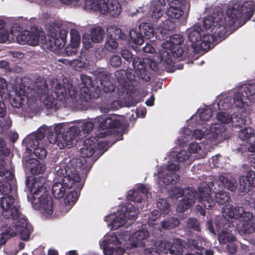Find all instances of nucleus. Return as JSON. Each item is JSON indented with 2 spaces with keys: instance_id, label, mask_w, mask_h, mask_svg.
I'll list each match as a JSON object with an SVG mask.
<instances>
[{
  "instance_id": "1",
  "label": "nucleus",
  "mask_w": 255,
  "mask_h": 255,
  "mask_svg": "<svg viewBox=\"0 0 255 255\" xmlns=\"http://www.w3.org/2000/svg\"><path fill=\"white\" fill-rule=\"evenodd\" d=\"M45 182L46 179L43 176L27 177L25 184L31 193L27 198L34 209L37 210L41 209L45 214L51 215L54 211L53 202L44 186Z\"/></svg>"
},
{
  "instance_id": "2",
  "label": "nucleus",
  "mask_w": 255,
  "mask_h": 255,
  "mask_svg": "<svg viewBox=\"0 0 255 255\" xmlns=\"http://www.w3.org/2000/svg\"><path fill=\"white\" fill-rule=\"evenodd\" d=\"M0 192L3 195L0 199L2 216L6 219H18L20 215V206L15 204V199L14 197L17 192L15 181H1Z\"/></svg>"
},
{
  "instance_id": "3",
  "label": "nucleus",
  "mask_w": 255,
  "mask_h": 255,
  "mask_svg": "<svg viewBox=\"0 0 255 255\" xmlns=\"http://www.w3.org/2000/svg\"><path fill=\"white\" fill-rule=\"evenodd\" d=\"M185 192L186 195L179 202L176 207V211L179 213L184 212L194 204L196 200L206 209H210L215 205V201L209 193L211 190L206 186H200L198 192L193 188L189 187Z\"/></svg>"
},
{
  "instance_id": "4",
  "label": "nucleus",
  "mask_w": 255,
  "mask_h": 255,
  "mask_svg": "<svg viewBox=\"0 0 255 255\" xmlns=\"http://www.w3.org/2000/svg\"><path fill=\"white\" fill-rule=\"evenodd\" d=\"M185 192L186 195L179 202L176 207V211L179 213L184 212L194 204L196 200L206 209H210L215 205V201L209 193L211 190L206 186H200L198 192L193 188L189 187Z\"/></svg>"
},
{
  "instance_id": "5",
  "label": "nucleus",
  "mask_w": 255,
  "mask_h": 255,
  "mask_svg": "<svg viewBox=\"0 0 255 255\" xmlns=\"http://www.w3.org/2000/svg\"><path fill=\"white\" fill-rule=\"evenodd\" d=\"M255 11L253 0H233L226 10L228 24L234 25L236 21H239V24L242 26L251 18Z\"/></svg>"
},
{
  "instance_id": "6",
  "label": "nucleus",
  "mask_w": 255,
  "mask_h": 255,
  "mask_svg": "<svg viewBox=\"0 0 255 255\" xmlns=\"http://www.w3.org/2000/svg\"><path fill=\"white\" fill-rule=\"evenodd\" d=\"M184 41L182 36L179 34H173L169 37V41L162 44V49L159 50L160 62L167 72L172 71L174 63L172 55L179 57L182 56L183 50L180 45Z\"/></svg>"
},
{
  "instance_id": "7",
  "label": "nucleus",
  "mask_w": 255,
  "mask_h": 255,
  "mask_svg": "<svg viewBox=\"0 0 255 255\" xmlns=\"http://www.w3.org/2000/svg\"><path fill=\"white\" fill-rule=\"evenodd\" d=\"M65 170L66 175L63 177L62 182H55L52 187L53 196L56 199L63 197L67 190L70 189L73 185L78 190H81L83 187L80 183V176L75 167L70 168L66 166Z\"/></svg>"
},
{
  "instance_id": "8",
  "label": "nucleus",
  "mask_w": 255,
  "mask_h": 255,
  "mask_svg": "<svg viewBox=\"0 0 255 255\" xmlns=\"http://www.w3.org/2000/svg\"><path fill=\"white\" fill-rule=\"evenodd\" d=\"M223 216L229 222H233L234 220L240 219L244 221L240 231L244 234H250L255 232V227L253 220V214L246 211L242 206L229 205L223 212Z\"/></svg>"
},
{
  "instance_id": "9",
  "label": "nucleus",
  "mask_w": 255,
  "mask_h": 255,
  "mask_svg": "<svg viewBox=\"0 0 255 255\" xmlns=\"http://www.w3.org/2000/svg\"><path fill=\"white\" fill-rule=\"evenodd\" d=\"M122 57L128 62L132 61L134 68L137 70L141 78L146 82L151 79L150 73L148 69L155 71L157 68V64L148 58L142 59L138 57H133V55L128 49H123L121 52Z\"/></svg>"
},
{
  "instance_id": "10",
  "label": "nucleus",
  "mask_w": 255,
  "mask_h": 255,
  "mask_svg": "<svg viewBox=\"0 0 255 255\" xmlns=\"http://www.w3.org/2000/svg\"><path fill=\"white\" fill-rule=\"evenodd\" d=\"M201 32L203 31L201 26L196 25L193 29L190 30L188 33V39L195 51L209 49L214 42L215 37L213 35L202 34Z\"/></svg>"
},
{
  "instance_id": "11",
  "label": "nucleus",
  "mask_w": 255,
  "mask_h": 255,
  "mask_svg": "<svg viewBox=\"0 0 255 255\" xmlns=\"http://www.w3.org/2000/svg\"><path fill=\"white\" fill-rule=\"evenodd\" d=\"M171 255H179L183 252V245L181 239L173 240L172 242H169L167 245L160 242L158 245H154L150 248H145L143 253L145 255H159L161 253Z\"/></svg>"
},
{
  "instance_id": "12",
  "label": "nucleus",
  "mask_w": 255,
  "mask_h": 255,
  "mask_svg": "<svg viewBox=\"0 0 255 255\" xmlns=\"http://www.w3.org/2000/svg\"><path fill=\"white\" fill-rule=\"evenodd\" d=\"M154 36L152 24L148 22H143L138 26V29H132L129 32L131 41L136 45H141L144 42V38L150 39Z\"/></svg>"
},
{
  "instance_id": "13",
  "label": "nucleus",
  "mask_w": 255,
  "mask_h": 255,
  "mask_svg": "<svg viewBox=\"0 0 255 255\" xmlns=\"http://www.w3.org/2000/svg\"><path fill=\"white\" fill-rule=\"evenodd\" d=\"M81 129L78 127L73 126L69 127L66 131H63L60 137H55L53 140L50 138V141H56L60 149L65 147L69 148L75 144V138L80 134Z\"/></svg>"
},
{
  "instance_id": "14",
  "label": "nucleus",
  "mask_w": 255,
  "mask_h": 255,
  "mask_svg": "<svg viewBox=\"0 0 255 255\" xmlns=\"http://www.w3.org/2000/svg\"><path fill=\"white\" fill-rule=\"evenodd\" d=\"M101 91L99 87L90 89L87 87H81L80 91L79 99L77 101L76 106L82 110H87L91 106V103L100 96Z\"/></svg>"
},
{
  "instance_id": "15",
  "label": "nucleus",
  "mask_w": 255,
  "mask_h": 255,
  "mask_svg": "<svg viewBox=\"0 0 255 255\" xmlns=\"http://www.w3.org/2000/svg\"><path fill=\"white\" fill-rule=\"evenodd\" d=\"M107 37L104 47L107 51L116 49L118 47L117 40H126L127 35L116 25L109 26L107 28Z\"/></svg>"
},
{
  "instance_id": "16",
  "label": "nucleus",
  "mask_w": 255,
  "mask_h": 255,
  "mask_svg": "<svg viewBox=\"0 0 255 255\" xmlns=\"http://www.w3.org/2000/svg\"><path fill=\"white\" fill-rule=\"evenodd\" d=\"M169 8L166 14L172 19L180 18L184 13V11L190 9V4L188 0H172L169 2Z\"/></svg>"
},
{
  "instance_id": "17",
  "label": "nucleus",
  "mask_w": 255,
  "mask_h": 255,
  "mask_svg": "<svg viewBox=\"0 0 255 255\" xmlns=\"http://www.w3.org/2000/svg\"><path fill=\"white\" fill-rule=\"evenodd\" d=\"M105 30L100 26H95L90 30V34L85 33L83 36V43L86 49L92 47L93 43H99L105 37Z\"/></svg>"
},
{
  "instance_id": "18",
  "label": "nucleus",
  "mask_w": 255,
  "mask_h": 255,
  "mask_svg": "<svg viewBox=\"0 0 255 255\" xmlns=\"http://www.w3.org/2000/svg\"><path fill=\"white\" fill-rule=\"evenodd\" d=\"M227 14L224 16L223 12L220 11L218 12V20L215 22L216 24L212 27L211 31L214 36L219 38H225L227 36V29L230 28L233 25L228 24L226 19Z\"/></svg>"
},
{
  "instance_id": "19",
  "label": "nucleus",
  "mask_w": 255,
  "mask_h": 255,
  "mask_svg": "<svg viewBox=\"0 0 255 255\" xmlns=\"http://www.w3.org/2000/svg\"><path fill=\"white\" fill-rule=\"evenodd\" d=\"M76 93L73 84L71 82H63L62 84L59 83L55 87V95L56 99L61 102H66L68 97L75 98Z\"/></svg>"
},
{
  "instance_id": "20",
  "label": "nucleus",
  "mask_w": 255,
  "mask_h": 255,
  "mask_svg": "<svg viewBox=\"0 0 255 255\" xmlns=\"http://www.w3.org/2000/svg\"><path fill=\"white\" fill-rule=\"evenodd\" d=\"M95 123H98V128L103 130L119 128L122 126L121 121L115 115L108 116L106 118L98 117L95 120Z\"/></svg>"
},
{
  "instance_id": "21",
  "label": "nucleus",
  "mask_w": 255,
  "mask_h": 255,
  "mask_svg": "<svg viewBox=\"0 0 255 255\" xmlns=\"http://www.w3.org/2000/svg\"><path fill=\"white\" fill-rule=\"evenodd\" d=\"M51 39L50 40L49 47L50 49H52L55 46L58 48H62L65 46L66 42V38L68 32L64 29H54V31L51 30L50 33Z\"/></svg>"
},
{
  "instance_id": "22",
  "label": "nucleus",
  "mask_w": 255,
  "mask_h": 255,
  "mask_svg": "<svg viewBox=\"0 0 255 255\" xmlns=\"http://www.w3.org/2000/svg\"><path fill=\"white\" fill-rule=\"evenodd\" d=\"M40 34L37 30L33 32L25 30L21 31L16 37L17 42L20 44H28L35 46L38 44Z\"/></svg>"
},
{
  "instance_id": "23",
  "label": "nucleus",
  "mask_w": 255,
  "mask_h": 255,
  "mask_svg": "<svg viewBox=\"0 0 255 255\" xmlns=\"http://www.w3.org/2000/svg\"><path fill=\"white\" fill-rule=\"evenodd\" d=\"M104 7L100 9V14L107 15L109 14L111 16L116 17L118 16L122 11V6L118 0H105Z\"/></svg>"
},
{
  "instance_id": "24",
  "label": "nucleus",
  "mask_w": 255,
  "mask_h": 255,
  "mask_svg": "<svg viewBox=\"0 0 255 255\" xmlns=\"http://www.w3.org/2000/svg\"><path fill=\"white\" fill-rule=\"evenodd\" d=\"M255 188V172L252 170L248 171L246 176L240 178V187L241 192L247 193Z\"/></svg>"
},
{
  "instance_id": "25",
  "label": "nucleus",
  "mask_w": 255,
  "mask_h": 255,
  "mask_svg": "<svg viewBox=\"0 0 255 255\" xmlns=\"http://www.w3.org/2000/svg\"><path fill=\"white\" fill-rule=\"evenodd\" d=\"M19 216L18 219L14 220V221H18L17 222V234L19 233L20 238L23 241H27L29 240L31 233L33 231L32 227L28 224L25 217H21ZM13 220V219H12Z\"/></svg>"
},
{
  "instance_id": "26",
  "label": "nucleus",
  "mask_w": 255,
  "mask_h": 255,
  "mask_svg": "<svg viewBox=\"0 0 255 255\" xmlns=\"http://www.w3.org/2000/svg\"><path fill=\"white\" fill-rule=\"evenodd\" d=\"M169 0H166L167 1ZM166 0H153L150 6V13L153 22H157L163 15Z\"/></svg>"
},
{
  "instance_id": "27",
  "label": "nucleus",
  "mask_w": 255,
  "mask_h": 255,
  "mask_svg": "<svg viewBox=\"0 0 255 255\" xmlns=\"http://www.w3.org/2000/svg\"><path fill=\"white\" fill-rule=\"evenodd\" d=\"M97 79L100 82L101 87L104 92L108 93L115 91L116 86L111 81L110 74L109 73L101 72L97 77Z\"/></svg>"
},
{
  "instance_id": "28",
  "label": "nucleus",
  "mask_w": 255,
  "mask_h": 255,
  "mask_svg": "<svg viewBox=\"0 0 255 255\" xmlns=\"http://www.w3.org/2000/svg\"><path fill=\"white\" fill-rule=\"evenodd\" d=\"M126 71L123 69L117 71L115 74L117 81L119 83L118 89L120 92L128 93L131 91L128 81L126 80Z\"/></svg>"
},
{
  "instance_id": "29",
  "label": "nucleus",
  "mask_w": 255,
  "mask_h": 255,
  "mask_svg": "<svg viewBox=\"0 0 255 255\" xmlns=\"http://www.w3.org/2000/svg\"><path fill=\"white\" fill-rule=\"evenodd\" d=\"M16 228L17 223H12L9 225H6L2 227L0 234L1 243L5 244L8 239L15 236L17 234Z\"/></svg>"
},
{
  "instance_id": "30",
  "label": "nucleus",
  "mask_w": 255,
  "mask_h": 255,
  "mask_svg": "<svg viewBox=\"0 0 255 255\" xmlns=\"http://www.w3.org/2000/svg\"><path fill=\"white\" fill-rule=\"evenodd\" d=\"M148 192V189L143 184H140L136 190L128 191L127 197L131 201L141 203L142 197L141 194H146Z\"/></svg>"
},
{
  "instance_id": "31",
  "label": "nucleus",
  "mask_w": 255,
  "mask_h": 255,
  "mask_svg": "<svg viewBox=\"0 0 255 255\" xmlns=\"http://www.w3.org/2000/svg\"><path fill=\"white\" fill-rule=\"evenodd\" d=\"M82 5L83 8L87 10H92L99 12L100 13L101 7H104L105 0H82Z\"/></svg>"
},
{
  "instance_id": "32",
  "label": "nucleus",
  "mask_w": 255,
  "mask_h": 255,
  "mask_svg": "<svg viewBox=\"0 0 255 255\" xmlns=\"http://www.w3.org/2000/svg\"><path fill=\"white\" fill-rule=\"evenodd\" d=\"M28 164L29 170L31 174H41L45 171V165L43 162H41L35 158L30 159Z\"/></svg>"
},
{
  "instance_id": "33",
  "label": "nucleus",
  "mask_w": 255,
  "mask_h": 255,
  "mask_svg": "<svg viewBox=\"0 0 255 255\" xmlns=\"http://www.w3.org/2000/svg\"><path fill=\"white\" fill-rule=\"evenodd\" d=\"M148 233L145 230H140L134 232L132 236V245L135 247L145 246L144 241L148 237Z\"/></svg>"
},
{
  "instance_id": "34",
  "label": "nucleus",
  "mask_w": 255,
  "mask_h": 255,
  "mask_svg": "<svg viewBox=\"0 0 255 255\" xmlns=\"http://www.w3.org/2000/svg\"><path fill=\"white\" fill-rule=\"evenodd\" d=\"M238 137L247 142H255V129L250 127L245 128L239 132Z\"/></svg>"
},
{
  "instance_id": "35",
  "label": "nucleus",
  "mask_w": 255,
  "mask_h": 255,
  "mask_svg": "<svg viewBox=\"0 0 255 255\" xmlns=\"http://www.w3.org/2000/svg\"><path fill=\"white\" fill-rule=\"evenodd\" d=\"M218 182L219 185H222L229 190L234 191L236 189L237 182L233 177L219 175Z\"/></svg>"
},
{
  "instance_id": "36",
  "label": "nucleus",
  "mask_w": 255,
  "mask_h": 255,
  "mask_svg": "<svg viewBox=\"0 0 255 255\" xmlns=\"http://www.w3.org/2000/svg\"><path fill=\"white\" fill-rule=\"evenodd\" d=\"M6 109L4 103L0 105V127L2 130H7L11 126V121L8 117H5Z\"/></svg>"
},
{
  "instance_id": "37",
  "label": "nucleus",
  "mask_w": 255,
  "mask_h": 255,
  "mask_svg": "<svg viewBox=\"0 0 255 255\" xmlns=\"http://www.w3.org/2000/svg\"><path fill=\"white\" fill-rule=\"evenodd\" d=\"M36 87L37 88V94L40 98L42 96L46 95L48 92V86L46 83V81L44 78L39 76L35 82Z\"/></svg>"
},
{
  "instance_id": "38",
  "label": "nucleus",
  "mask_w": 255,
  "mask_h": 255,
  "mask_svg": "<svg viewBox=\"0 0 255 255\" xmlns=\"http://www.w3.org/2000/svg\"><path fill=\"white\" fill-rule=\"evenodd\" d=\"M0 157V176L3 179L7 180V181H14L13 180L14 175L13 172L6 169L5 167V161L4 157Z\"/></svg>"
},
{
  "instance_id": "39",
  "label": "nucleus",
  "mask_w": 255,
  "mask_h": 255,
  "mask_svg": "<svg viewBox=\"0 0 255 255\" xmlns=\"http://www.w3.org/2000/svg\"><path fill=\"white\" fill-rule=\"evenodd\" d=\"M231 121L232 126L235 128H241L245 126L246 119L244 114L241 113H236L231 116Z\"/></svg>"
},
{
  "instance_id": "40",
  "label": "nucleus",
  "mask_w": 255,
  "mask_h": 255,
  "mask_svg": "<svg viewBox=\"0 0 255 255\" xmlns=\"http://www.w3.org/2000/svg\"><path fill=\"white\" fill-rule=\"evenodd\" d=\"M27 94L25 89L23 90L22 88H20L19 94L16 93L15 97L10 100L12 106L16 108L21 107L23 104L25 96L28 97V95H26Z\"/></svg>"
},
{
  "instance_id": "41",
  "label": "nucleus",
  "mask_w": 255,
  "mask_h": 255,
  "mask_svg": "<svg viewBox=\"0 0 255 255\" xmlns=\"http://www.w3.org/2000/svg\"><path fill=\"white\" fill-rule=\"evenodd\" d=\"M215 194V199L217 203L224 205L231 200L230 194L229 192L223 191H213Z\"/></svg>"
},
{
  "instance_id": "42",
  "label": "nucleus",
  "mask_w": 255,
  "mask_h": 255,
  "mask_svg": "<svg viewBox=\"0 0 255 255\" xmlns=\"http://www.w3.org/2000/svg\"><path fill=\"white\" fill-rule=\"evenodd\" d=\"M73 190H71L67 192L65 197L64 198V202L68 205H73L78 199V195L81 190H78L75 189V186L73 185L71 188Z\"/></svg>"
},
{
  "instance_id": "43",
  "label": "nucleus",
  "mask_w": 255,
  "mask_h": 255,
  "mask_svg": "<svg viewBox=\"0 0 255 255\" xmlns=\"http://www.w3.org/2000/svg\"><path fill=\"white\" fill-rule=\"evenodd\" d=\"M180 179V176L175 172H168L164 174L162 178L164 185H174Z\"/></svg>"
},
{
  "instance_id": "44",
  "label": "nucleus",
  "mask_w": 255,
  "mask_h": 255,
  "mask_svg": "<svg viewBox=\"0 0 255 255\" xmlns=\"http://www.w3.org/2000/svg\"><path fill=\"white\" fill-rule=\"evenodd\" d=\"M160 28V32L163 34H166L168 31H172L176 29L175 22L171 20L166 19L162 21V24L158 26V30Z\"/></svg>"
},
{
  "instance_id": "45",
  "label": "nucleus",
  "mask_w": 255,
  "mask_h": 255,
  "mask_svg": "<svg viewBox=\"0 0 255 255\" xmlns=\"http://www.w3.org/2000/svg\"><path fill=\"white\" fill-rule=\"evenodd\" d=\"M207 228L209 231L213 234L216 235L220 234L221 231L222 224L220 220L215 219L214 221L209 220L207 223Z\"/></svg>"
},
{
  "instance_id": "46",
  "label": "nucleus",
  "mask_w": 255,
  "mask_h": 255,
  "mask_svg": "<svg viewBox=\"0 0 255 255\" xmlns=\"http://www.w3.org/2000/svg\"><path fill=\"white\" fill-rule=\"evenodd\" d=\"M222 11L221 9L217 10L216 13L214 12L213 15L206 16L203 20V26L206 29H209L216 24L215 22L218 20V12Z\"/></svg>"
},
{
  "instance_id": "47",
  "label": "nucleus",
  "mask_w": 255,
  "mask_h": 255,
  "mask_svg": "<svg viewBox=\"0 0 255 255\" xmlns=\"http://www.w3.org/2000/svg\"><path fill=\"white\" fill-rule=\"evenodd\" d=\"M240 91L243 94L246 99H249V97L255 95V84H246L243 85L240 89Z\"/></svg>"
},
{
  "instance_id": "48",
  "label": "nucleus",
  "mask_w": 255,
  "mask_h": 255,
  "mask_svg": "<svg viewBox=\"0 0 255 255\" xmlns=\"http://www.w3.org/2000/svg\"><path fill=\"white\" fill-rule=\"evenodd\" d=\"M218 240L221 244H228L236 241V239L233 234L223 230L218 235Z\"/></svg>"
},
{
  "instance_id": "49",
  "label": "nucleus",
  "mask_w": 255,
  "mask_h": 255,
  "mask_svg": "<svg viewBox=\"0 0 255 255\" xmlns=\"http://www.w3.org/2000/svg\"><path fill=\"white\" fill-rule=\"evenodd\" d=\"M180 224L178 218L172 217L168 218L161 223V227L164 229H171L177 227Z\"/></svg>"
},
{
  "instance_id": "50",
  "label": "nucleus",
  "mask_w": 255,
  "mask_h": 255,
  "mask_svg": "<svg viewBox=\"0 0 255 255\" xmlns=\"http://www.w3.org/2000/svg\"><path fill=\"white\" fill-rule=\"evenodd\" d=\"M127 219L123 214H120L119 216H115L111 223L112 229L117 230L120 227L123 226L126 224Z\"/></svg>"
},
{
  "instance_id": "51",
  "label": "nucleus",
  "mask_w": 255,
  "mask_h": 255,
  "mask_svg": "<svg viewBox=\"0 0 255 255\" xmlns=\"http://www.w3.org/2000/svg\"><path fill=\"white\" fill-rule=\"evenodd\" d=\"M138 209L131 204H128L125 207L123 214L129 220L135 219L137 217Z\"/></svg>"
},
{
  "instance_id": "52",
  "label": "nucleus",
  "mask_w": 255,
  "mask_h": 255,
  "mask_svg": "<svg viewBox=\"0 0 255 255\" xmlns=\"http://www.w3.org/2000/svg\"><path fill=\"white\" fill-rule=\"evenodd\" d=\"M156 205L160 214L166 215L170 211V205L165 199H159Z\"/></svg>"
},
{
  "instance_id": "53",
  "label": "nucleus",
  "mask_w": 255,
  "mask_h": 255,
  "mask_svg": "<svg viewBox=\"0 0 255 255\" xmlns=\"http://www.w3.org/2000/svg\"><path fill=\"white\" fill-rule=\"evenodd\" d=\"M134 70L130 69V70H128L126 71V80L128 82V84L129 85V88L131 89V90H132V89H131V88H130V85H132V87H133V83L136 82V81H135V78H136L135 74H136L137 75H138L139 77L142 80H143L141 78L139 73L137 71V70L135 69V68H134Z\"/></svg>"
},
{
  "instance_id": "54",
  "label": "nucleus",
  "mask_w": 255,
  "mask_h": 255,
  "mask_svg": "<svg viewBox=\"0 0 255 255\" xmlns=\"http://www.w3.org/2000/svg\"><path fill=\"white\" fill-rule=\"evenodd\" d=\"M186 188L182 189L178 186H174L169 190V193L172 198L178 199L180 197L186 195L185 191Z\"/></svg>"
},
{
  "instance_id": "55",
  "label": "nucleus",
  "mask_w": 255,
  "mask_h": 255,
  "mask_svg": "<svg viewBox=\"0 0 255 255\" xmlns=\"http://www.w3.org/2000/svg\"><path fill=\"white\" fill-rule=\"evenodd\" d=\"M95 152L94 147L86 146L83 144V146L80 148L81 156L83 158L91 157Z\"/></svg>"
},
{
  "instance_id": "56",
  "label": "nucleus",
  "mask_w": 255,
  "mask_h": 255,
  "mask_svg": "<svg viewBox=\"0 0 255 255\" xmlns=\"http://www.w3.org/2000/svg\"><path fill=\"white\" fill-rule=\"evenodd\" d=\"M83 133H88L93 129L95 124L92 122L81 121L79 122Z\"/></svg>"
},
{
  "instance_id": "57",
  "label": "nucleus",
  "mask_w": 255,
  "mask_h": 255,
  "mask_svg": "<svg viewBox=\"0 0 255 255\" xmlns=\"http://www.w3.org/2000/svg\"><path fill=\"white\" fill-rule=\"evenodd\" d=\"M244 98H245V96L240 91L234 94V103L236 107L242 108L245 106Z\"/></svg>"
},
{
  "instance_id": "58",
  "label": "nucleus",
  "mask_w": 255,
  "mask_h": 255,
  "mask_svg": "<svg viewBox=\"0 0 255 255\" xmlns=\"http://www.w3.org/2000/svg\"><path fill=\"white\" fill-rule=\"evenodd\" d=\"M86 63L81 59H74L70 62V65L76 71H81L85 68Z\"/></svg>"
},
{
  "instance_id": "59",
  "label": "nucleus",
  "mask_w": 255,
  "mask_h": 255,
  "mask_svg": "<svg viewBox=\"0 0 255 255\" xmlns=\"http://www.w3.org/2000/svg\"><path fill=\"white\" fill-rule=\"evenodd\" d=\"M10 153V149L6 146L5 140L2 137H0V157L8 156Z\"/></svg>"
},
{
  "instance_id": "60",
  "label": "nucleus",
  "mask_w": 255,
  "mask_h": 255,
  "mask_svg": "<svg viewBox=\"0 0 255 255\" xmlns=\"http://www.w3.org/2000/svg\"><path fill=\"white\" fill-rule=\"evenodd\" d=\"M217 119L221 123L228 124L230 123L231 116L226 112H221L218 113Z\"/></svg>"
},
{
  "instance_id": "61",
  "label": "nucleus",
  "mask_w": 255,
  "mask_h": 255,
  "mask_svg": "<svg viewBox=\"0 0 255 255\" xmlns=\"http://www.w3.org/2000/svg\"><path fill=\"white\" fill-rule=\"evenodd\" d=\"M187 226L196 231H200V226L198 220L196 218H189L187 221Z\"/></svg>"
},
{
  "instance_id": "62",
  "label": "nucleus",
  "mask_w": 255,
  "mask_h": 255,
  "mask_svg": "<svg viewBox=\"0 0 255 255\" xmlns=\"http://www.w3.org/2000/svg\"><path fill=\"white\" fill-rule=\"evenodd\" d=\"M81 79L83 85L82 87H87L90 89L95 88L92 84V80L89 76L84 74L81 75Z\"/></svg>"
},
{
  "instance_id": "63",
  "label": "nucleus",
  "mask_w": 255,
  "mask_h": 255,
  "mask_svg": "<svg viewBox=\"0 0 255 255\" xmlns=\"http://www.w3.org/2000/svg\"><path fill=\"white\" fill-rule=\"evenodd\" d=\"M34 154L37 158L43 159L46 156L47 151L44 147L38 146L34 149Z\"/></svg>"
},
{
  "instance_id": "64",
  "label": "nucleus",
  "mask_w": 255,
  "mask_h": 255,
  "mask_svg": "<svg viewBox=\"0 0 255 255\" xmlns=\"http://www.w3.org/2000/svg\"><path fill=\"white\" fill-rule=\"evenodd\" d=\"M212 115V112L209 109H203L200 114V119L201 121H207L210 119Z\"/></svg>"
}]
</instances>
